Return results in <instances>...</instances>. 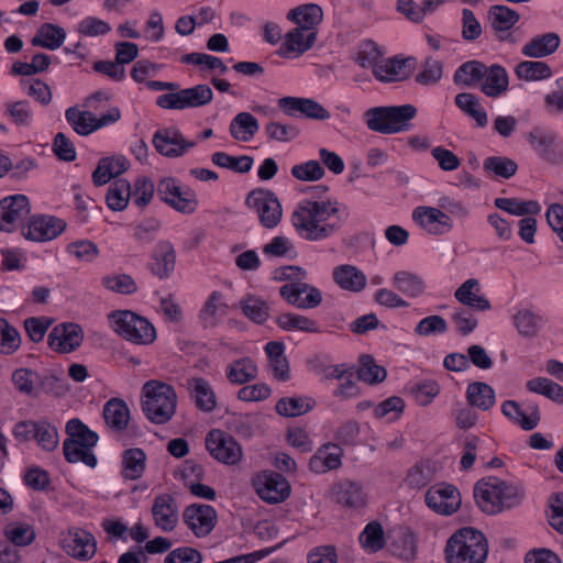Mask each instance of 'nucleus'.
<instances>
[{"label":"nucleus","mask_w":563,"mask_h":563,"mask_svg":"<svg viewBox=\"0 0 563 563\" xmlns=\"http://www.w3.org/2000/svg\"><path fill=\"white\" fill-rule=\"evenodd\" d=\"M240 308L245 317L258 324L264 323L269 317L268 305L255 296L242 298L240 300Z\"/></svg>","instance_id":"58"},{"label":"nucleus","mask_w":563,"mask_h":563,"mask_svg":"<svg viewBox=\"0 0 563 563\" xmlns=\"http://www.w3.org/2000/svg\"><path fill=\"white\" fill-rule=\"evenodd\" d=\"M158 197L181 213H192L198 207L196 192L189 187H181L175 178L168 177L157 186Z\"/></svg>","instance_id":"12"},{"label":"nucleus","mask_w":563,"mask_h":563,"mask_svg":"<svg viewBox=\"0 0 563 563\" xmlns=\"http://www.w3.org/2000/svg\"><path fill=\"white\" fill-rule=\"evenodd\" d=\"M514 325L522 338H536L543 327L544 320L541 316L529 309H521L512 317Z\"/></svg>","instance_id":"42"},{"label":"nucleus","mask_w":563,"mask_h":563,"mask_svg":"<svg viewBox=\"0 0 563 563\" xmlns=\"http://www.w3.org/2000/svg\"><path fill=\"white\" fill-rule=\"evenodd\" d=\"M317 40V32H307L302 27H295L286 33L285 41L277 51L282 57L289 58L295 53L296 56L302 55L311 48Z\"/></svg>","instance_id":"25"},{"label":"nucleus","mask_w":563,"mask_h":563,"mask_svg":"<svg viewBox=\"0 0 563 563\" xmlns=\"http://www.w3.org/2000/svg\"><path fill=\"white\" fill-rule=\"evenodd\" d=\"M265 352L267 354L269 366L273 371L274 377L282 382H287L289 375V363L287 357L284 355L285 345L282 342L271 341L265 345Z\"/></svg>","instance_id":"37"},{"label":"nucleus","mask_w":563,"mask_h":563,"mask_svg":"<svg viewBox=\"0 0 563 563\" xmlns=\"http://www.w3.org/2000/svg\"><path fill=\"white\" fill-rule=\"evenodd\" d=\"M405 60L397 58H389L380 60L378 65H375L374 76L383 82H393L401 80L407 77L404 73Z\"/></svg>","instance_id":"55"},{"label":"nucleus","mask_w":563,"mask_h":563,"mask_svg":"<svg viewBox=\"0 0 563 563\" xmlns=\"http://www.w3.org/2000/svg\"><path fill=\"white\" fill-rule=\"evenodd\" d=\"M417 108L412 104L375 107L365 112L366 125L371 131L394 134L407 131L416 117Z\"/></svg>","instance_id":"5"},{"label":"nucleus","mask_w":563,"mask_h":563,"mask_svg":"<svg viewBox=\"0 0 563 563\" xmlns=\"http://www.w3.org/2000/svg\"><path fill=\"white\" fill-rule=\"evenodd\" d=\"M245 205L256 211L264 228H275L282 220L283 209L277 196L269 189L256 188L249 192Z\"/></svg>","instance_id":"10"},{"label":"nucleus","mask_w":563,"mask_h":563,"mask_svg":"<svg viewBox=\"0 0 563 563\" xmlns=\"http://www.w3.org/2000/svg\"><path fill=\"white\" fill-rule=\"evenodd\" d=\"M479 282L470 278L455 290L454 296L463 306L476 311H487L492 308L490 302L485 296L479 295Z\"/></svg>","instance_id":"29"},{"label":"nucleus","mask_w":563,"mask_h":563,"mask_svg":"<svg viewBox=\"0 0 563 563\" xmlns=\"http://www.w3.org/2000/svg\"><path fill=\"white\" fill-rule=\"evenodd\" d=\"M205 443L209 454L219 463L233 466L243 459L241 444L233 435L220 429L210 430L206 435Z\"/></svg>","instance_id":"9"},{"label":"nucleus","mask_w":563,"mask_h":563,"mask_svg":"<svg viewBox=\"0 0 563 563\" xmlns=\"http://www.w3.org/2000/svg\"><path fill=\"white\" fill-rule=\"evenodd\" d=\"M84 331L78 323L64 322L55 325L47 336L48 346L58 353H71L82 343Z\"/></svg>","instance_id":"17"},{"label":"nucleus","mask_w":563,"mask_h":563,"mask_svg":"<svg viewBox=\"0 0 563 563\" xmlns=\"http://www.w3.org/2000/svg\"><path fill=\"white\" fill-rule=\"evenodd\" d=\"M66 229V223L54 216H34L30 219L29 224L23 228L24 238L45 242L56 239Z\"/></svg>","instance_id":"19"},{"label":"nucleus","mask_w":563,"mask_h":563,"mask_svg":"<svg viewBox=\"0 0 563 563\" xmlns=\"http://www.w3.org/2000/svg\"><path fill=\"white\" fill-rule=\"evenodd\" d=\"M104 99L102 91H96L86 98L82 108L78 106L69 107L65 111V119L71 129L79 135H89L95 131L106 125V114L102 113L99 117L92 113V110H97V103Z\"/></svg>","instance_id":"7"},{"label":"nucleus","mask_w":563,"mask_h":563,"mask_svg":"<svg viewBox=\"0 0 563 563\" xmlns=\"http://www.w3.org/2000/svg\"><path fill=\"white\" fill-rule=\"evenodd\" d=\"M196 406L205 412H211L217 406L216 394L210 384L202 377H194L187 382Z\"/></svg>","instance_id":"35"},{"label":"nucleus","mask_w":563,"mask_h":563,"mask_svg":"<svg viewBox=\"0 0 563 563\" xmlns=\"http://www.w3.org/2000/svg\"><path fill=\"white\" fill-rule=\"evenodd\" d=\"M65 36L66 34L62 27L51 23H45L37 30L31 43L33 46L54 51L62 46Z\"/></svg>","instance_id":"47"},{"label":"nucleus","mask_w":563,"mask_h":563,"mask_svg":"<svg viewBox=\"0 0 563 563\" xmlns=\"http://www.w3.org/2000/svg\"><path fill=\"white\" fill-rule=\"evenodd\" d=\"M360 543L367 552H377L385 545L384 530L379 522L372 521L366 525L358 537Z\"/></svg>","instance_id":"59"},{"label":"nucleus","mask_w":563,"mask_h":563,"mask_svg":"<svg viewBox=\"0 0 563 563\" xmlns=\"http://www.w3.org/2000/svg\"><path fill=\"white\" fill-rule=\"evenodd\" d=\"M153 144L158 153L167 157L181 156L188 148L195 146V142H188L176 129L157 131L153 136Z\"/></svg>","instance_id":"22"},{"label":"nucleus","mask_w":563,"mask_h":563,"mask_svg":"<svg viewBox=\"0 0 563 563\" xmlns=\"http://www.w3.org/2000/svg\"><path fill=\"white\" fill-rule=\"evenodd\" d=\"M515 74L519 79L534 81L550 78L552 70L544 62L525 60L516 66Z\"/></svg>","instance_id":"54"},{"label":"nucleus","mask_w":563,"mask_h":563,"mask_svg":"<svg viewBox=\"0 0 563 563\" xmlns=\"http://www.w3.org/2000/svg\"><path fill=\"white\" fill-rule=\"evenodd\" d=\"M456 107L476 121L477 126L484 128L488 123V118L485 109L479 102L476 95L470 92H461L455 96Z\"/></svg>","instance_id":"41"},{"label":"nucleus","mask_w":563,"mask_h":563,"mask_svg":"<svg viewBox=\"0 0 563 563\" xmlns=\"http://www.w3.org/2000/svg\"><path fill=\"white\" fill-rule=\"evenodd\" d=\"M525 492L521 487L489 476L478 481L474 487L476 504L487 515H496L521 504Z\"/></svg>","instance_id":"2"},{"label":"nucleus","mask_w":563,"mask_h":563,"mask_svg":"<svg viewBox=\"0 0 563 563\" xmlns=\"http://www.w3.org/2000/svg\"><path fill=\"white\" fill-rule=\"evenodd\" d=\"M184 522L198 538L208 536L217 523V511L210 505L192 504L183 514Z\"/></svg>","instance_id":"20"},{"label":"nucleus","mask_w":563,"mask_h":563,"mask_svg":"<svg viewBox=\"0 0 563 563\" xmlns=\"http://www.w3.org/2000/svg\"><path fill=\"white\" fill-rule=\"evenodd\" d=\"M176 252L169 241H159L152 254L150 268L158 278H167L174 271Z\"/></svg>","instance_id":"27"},{"label":"nucleus","mask_w":563,"mask_h":563,"mask_svg":"<svg viewBox=\"0 0 563 563\" xmlns=\"http://www.w3.org/2000/svg\"><path fill=\"white\" fill-rule=\"evenodd\" d=\"M31 208L26 196L13 195L0 200V230L12 232L30 214Z\"/></svg>","instance_id":"18"},{"label":"nucleus","mask_w":563,"mask_h":563,"mask_svg":"<svg viewBox=\"0 0 563 563\" xmlns=\"http://www.w3.org/2000/svg\"><path fill=\"white\" fill-rule=\"evenodd\" d=\"M528 391L544 396L555 404L563 405V386L547 377H534L526 383Z\"/></svg>","instance_id":"45"},{"label":"nucleus","mask_w":563,"mask_h":563,"mask_svg":"<svg viewBox=\"0 0 563 563\" xmlns=\"http://www.w3.org/2000/svg\"><path fill=\"white\" fill-rule=\"evenodd\" d=\"M393 286L410 298L419 297L424 291L423 280L416 274L400 271L393 277Z\"/></svg>","instance_id":"49"},{"label":"nucleus","mask_w":563,"mask_h":563,"mask_svg":"<svg viewBox=\"0 0 563 563\" xmlns=\"http://www.w3.org/2000/svg\"><path fill=\"white\" fill-rule=\"evenodd\" d=\"M146 454L142 449H128L122 454V475L126 479L135 481L142 477L145 471Z\"/></svg>","instance_id":"43"},{"label":"nucleus","mask_w":563,"mask_h":563,"mask_svg":"<svg viewBox=\"0 0 563 563\" xmlns=\"http://www.w3.org/2000/svg\"><path fill=\"white\" fill-rule=\"evenodd\" d=\"M213 99V91L206 84H199L176 92L164 93L157 97L156 104L163 109L184 110L200 108L209 104Z\"/></svg>","instance_id":"8"},{"label":"nucleus","mask_w":563,"mask_h":563,"mask_svg":"<svg viewBox=\"0 0 563 563\" xmlns=\"http://www.w3.org/2000/svg\"><path fill=\"white\" fill-rule=\"evenodd\" d=\"M277 325L285 331H301L306 333H320L318 322L308 317L296 313H282L276 319Z\"/></svg>","instance_id":"46"},{"label":"nucleus","mask_w":563,"mask_h":563,"mask_svg":"<svg viewBox=\"0 0 563 563\" xmlns=\"http://www.w3.org/2000/svg\"><path fill=\"white\" fill-rule=\"evenodd\" d=\"M486 65L478 60H470L462 64L454 74V82L472 87L482 81L485 76Z\"/></svg>","instance_id":"50"},{"label":"nucleus","mask_w":563,"mask_h":563,"mask_svg":"<svg viewBox=\"0 0 563 563\" xmlns=\"http://www.w3.org/2000/svg\"><path fill=\"white\" fill-rule=\"evenodd\" d=\"M483 168L495 176L509 179L518 169L517 163L506 156H489L484 161Z\"/></svg>","instance_id":"61"},{"label":"nucleus","mask_w":563,"mask_h":563,"mask_svg":"<svg viewBox=\"0 0 563 563\" xmlns=\"http://www.w3.org/2000/svg\"><path fill=\"white\" fill-rule=\"evenodd\" d=\"M287 18L307 32H317L316 26L323 20V11L316 3H306L291 9Z\"/></svg>","instance_id":"32"},{"label":"nucleus","mask_w":563,"mask_h":563,"mask_svg":"<svg viewBox=\"0 0 563 563\" xmlns=\"http://www.w3.org/2000/svg\"><path fill=\"white\" fill-rule=\"evenodd\" d=\"M333 494L338 504L347 508H360L366 504V494L361 484L342 479L333 486Z\"/></svg>","instance_id":"30"},{"label":"nucleus","mask_w":563,"mask_h":563,"mask_svg":"<svg viewBox=\"0 0 563 563\" xmlns=\"http://www.w3.org/2000/svg\"><path fill=\"white\" fill-rule=\"evenodd\" d=\"M5 113L18 126H30L33 120V112L26 100L5 103Z\"/></svg>","instance_id":"62"},{"label":"nucleus","mask_w":563,"mask_h":563,"mask_svg":"<svg viewBox=\"0 0 563 563\" xmlns=\"http://www.w3.org/2000/svg\"><path fill=\"white\" fill-rule=\"evenodd\" d=\"M256 376L257 366L250 357L234 360L227 366V378L231 384L242 385L255 379Z\"/></svg>","instance_id":"40"},{"label":"nucleus","mask_w":563,"mask_h":563,"mask_svg":"<svg viewBox=\"0 0 563 563\" xmlns=\"http://www.w3.org/2000/svg\"><path fill=\"white\" fill-rule=\"evenodd\" d=\"M314 405L308 397H283L276 402L275 409L283 417L294 418L307 413Z\"/></svg>","instance_id":"48"},{"label":"nucleus","mask_w":563,"mask_h":563,"mask_svg":"<svg viewBox=\"0 0 563 563\" xmlns=\"http://www.w3.org/2000/svg\"><path fill=\"white\" fill-rule=\"evenodd\" d=\"M260 124L257 119L250 112L238 113L230 123L231 136L240 142H249L257 133Z\"/></svg>","instance_id":"38"},{"label":"nucleus","mask_w":563,"mask_h":563,"mask_svg":"<svg viewBox=\"0 0 563 563\" xmlns=\"http://www.w3.org/2000/svg\"><path fill=\"white\" fill-rule=\"evenodd\" d=\"M466 400L471 407L486 411L495 405V391L486 383L474 382L466 388Z\"/></svg>","instance_id":"39"},{"label":"nucleus","mask_w":563,"mask_h":563,"mask_svg":"<svg viewBox=\"0 0 563 563\" xmlns=\"http://www.w3.org/2000/svg\"><path fill=\"white\" fill-rule=\"evenodd\" d=\"M509 76L505 67L498 64L486 66L483 76L481 91L489 98H498L507 91Z\"/></svg>","instance_id":"28"},{"label":"nucleus","mask_w":563,"mask_h":563,"mask_svg":"<svg viewBox=\"0 0 563 563\" xmlns=\"http://www.w3.org/2000/svg\"><path fill=\"white\" fill-rule=\"evenodd\" d=\"M12 382L20 393L35 397L42 390L48 391V387L54 384L55 378L48 375L41 376L29 368H19L13 372Z\"/></svg>","instance_id":"24"},{"label":"nucleus","mask_w":563,"mask_h":563,"mask_svg":"<svg viewBox=\"0 0 563 563\" xmlns=\"http://www.w3.org/2000/svg\"><path fill=\"white\" fill-rule=\"evenodd\" d=\"M495 206L512 216L538 214L541 211L540 205L534 200L521 201L516 198H496Z\"/></svg>","instance_id":"52"},{"label":"nucleus","mask_w":563,"mask_h":563,"mask_svg":"<svg viewBox=\"0 0 563 563\" xmlns=\"http://www.w3.org/2000/svg\"><path fill=\"white\" fill-rule=\"evenodd\" d=\"M488 554L485 536L471 527L453 533L445 545L448 563H484Z\"/></svg>","instance_id":"3"},{"label":"nucleus","mask_w":563,"mask_h":563,"mask_svg":"<svg viewBox=\"0 0 563 563\" xmlns=\"http://www.w3.org/2000/svg\"><path fill=\"white\" fill-rule=\"evenodd\" d=\"M34 440L43 450L53 451L58 445L57 429L46 421H37Z\"/></svg>","instance_id":"63"},{"label":"nucleus","mask_w":563,"mask_h":563,"mask_svg":"<svg viewBox=\"0 0 563 563\" xmlns=\"http://www.w3.org/2000/svg\"><path fill=\"white\" fill-rule=\"evenodd\" d=\"M526 140L541 159L552 165L563 163V145L558 142L554 132L533 128L527 133Z\"/></svg>","instance_id":"13"},{"label":"nucleus","mask_w":563,"mask_h":563,"mask_svg":"<svg viewBox=\"0 0 563 563\" xmlns=\"http://www.w3.org/2000/svg\"><path fill=\"white\" fill-rule=\"evenodd\" d=\"M177 395L175 389L161 380L151 379L142 387V410L153 423L164 424L175 415Z\"/></svg>","instance_id":"4"},{"label":"nucleus","mask_w":563,"mask_h":563,"mask_svg":"<svg viewBox=\"0 0 563 563\" xmlns=\"http://www.w3.org/2000/svg\"><path fill=\"white\" fill-rule=\"evenodd\" d=\"M108 318L112 320L114 332L132 343L147 345L156 339L154 325L130 310L114 311Z\"/></svg>","instance_id":"6"},{"label":"nucleus","mask_w":563,"mask_h":563,"mask_svg":"<svg viewBox=\"0 0 563 563\" xmlns=\"http://www.w3.org/2000/svg\"><path fill=\"white\" fill-rule=\"evenodd\" d=\"M66 433L68 438L65 441H74L86 448H93L99 439L98 434L88 429L79 419H71L67 422Z\"/></svg>","instance_id":"57"},{"label":"nucleus","mask_w":563,"mask_h":563,"mask_svg":"<svg viewBox=\"0 0 563 563\" xmlns=\"http://www.w3.org/2000/svg\"><path fill=\"white\" fill-rule=\"evenodd\" d=\"M333 279L338 286L347 291L360 292L366 287V276L354 265L343 264L333 269Z\"/></svg>","instance_id":"31"},{"label":"nucleus","mask_w":563,"mask_h":563,"mask_svg":"<svg viewBox=\"0 0 563 563\" xmlns=\"http://www.w3.org/2000/svg\"><path fill=\"white\" fill-rule=\"evenodd\" d=\"M60 547L73 559L90 560L97 551V542L92 533L81 528H70L60 536Z\"/></svg>","instance_id":"14"},{"label":"nucleus","mask_w":563,"mask_h":563,"mask_svg":"<svg viewBox=\"0 0 563 563\" xmlns=\"http://www.w3.org/2000/svg\"><path fill=\"white\" fill-rule=\"evenodd\" d=\"M519 18L515 10L503 4L493 5L488 10L490 25L496 32L510 30L518 22Z\"/></svg>","instance_id":"51"},{"label":"nucleus","mask_w":563,"mask_h":563,"mask_svg":"<svg viewBox=\"0 0 563 563\" xmlns=\"http://www.w3.org/2000/svg\"><path fill=\"white\" fill-rule=\"evenodd\" d=\"M560 42L556 33H545L532 37L522 46L521 53L528 57L541 58L553 54L559 48Z\"/></svg>","instance_id":"33"},{"label":"nucleus","mask_w":563,"mask_h":563,"mask_svg":"<svg viewBox=\"0 0 563 563\" xmlns=\"http://www.w3.org/2000/svg\"><path fill=\"white\" fill-rule=\"evenodd\" d=\"M132 196L131 184L129 180L119 178L108 181V208L114 211H121L126 208Z\"/></svg>","instance_id":"44"},{"label":"nucleus","mask_w":563,"mask_h":563,"mask_svg":"<svg viewBox=\"0 0 563 563\" xmlns=\"http://www.w3.org/2000/svg\"><path fill=\"white\" fill-rule=\"evenodd\" d=\"M349 218L345 206L338 200H301L291 213V224L297 234L317 242L336 234Z\"/></svg>","instance_id":"1"},{"label":"nucleus","mask_w":563,"mask_h":563,"mask_svg":"<svg viewBox=\"0 0 563 563\" xmlns=\"http://www.w3.org/2000/svg\"><path fill=\"white\" fill-rule=\"evenodd\" d=\"M214 165L230 169L234 173L244 174L251 170L253 158L249 155L232 156L224 152H216L211 156Z\"/></svg>","instance_id":"53"},{"label":"nucleus","mask_w":563,"mask_h":563,"mask_svg":"<svg viewBox=\"0 0 563 563\" xmlns=\"http://www.w3.org/2000/svg\"><path fill=\"white\" fill-rule=\"evenodd\" d=\"M152 516L155 526L164 532L173 531L178 523V507L169 494L155 496L152 505Z\"/></svg>","instance_id":"21"},{"label":"nucleus","mask_w":563,"mask_h":563,"mask_svg":"<svg viewBox=\"0 0 563 563\" xmlns=\"http://www.w3.org/2000/svg\"><path fill=\"white\" fill-rule=\"evenodd\" d=\"M387 376L386 369L376 364L372 355H362L360 358V368L357 371L358 379L374 385L382 383Z\"/></svg>","instance_id":"60"},{"label":"nucleus","mask_w":563,"mask_h":563,"mask_svg":"<svg viewBox=\"0 0 563 563\" xmlns=\"http://www.w3.org/2000/svg\"><path fill=\"white\" fill-rule=\"evenodd\" d=\"M130 420V408L123 399L117 397L108 399V428L123 445H128L135 435Z\"/></svg>","instance_id":"15"},{"label":"nucleus","mask_w":563,"mask_h":563,"mask_svg":"<svg viewBox=\"0 0 563 563\" xmlns=\"http://www.w3.org/2000/svg\"><path fill=\"white\" fill-rule=\"evenodd\" d=\"M228 312L229 306L224 302L223 295L219 291H212L201 308L199 318L205 328H214Z\"/></svg>","instance_id":"34"},{"label":"nucleus","mask_w":563,"mask_h":563,"mask_svg":"<svg viewBox=\"0 0 563 563\" xmlns=\"http://www.w3.org/2000/svg\"><path fill=\"white\" fill-rule=\"evenodd\" d=\"M343 450L334 444H325L310 457L309 468L316 474H324L342 465Z\"/></svg>","instance_id":"26"},{"label":"nucleus","mask_w":563,"mask_h":563,"mask_svg":"<svg viewBox=\"0 0 563 563\" xmlns=\"http://www.w3.org/2000/svg\"><path fill=\"white\" fill-rule=\"evenodd\" d=\"M279 294L289 305L298 309H313L322 301V295L319 289H310V294L301 298L299 288L292 283L282 286Z\"/></svg>","instance_id":"36"},{"label":"nucleus","mask_w":563,"mask_h":563,"mask_svg":"<svg viewBox=\"0 0 563 563\" xmlns=\"http://www.w3.org/2000/svg\"><path fill=\"white\" fill-rule=\"evenodd\" d=\"M427 506L440 515H452L461 505L457 488L451 484H437L431 486L424 496Z\"/></svg>","instance_id":"16"},{"label":"nucleus","mask_w":563,"mask_h":563,"mask_svg":"<svg viewBox=\"0 0 563 563\" xmlns=\"http://www.w3.org/2000/svg\"><path fill=\"white\" fill-rule=\"evenodd\" d=\"M252 486L261 499L273 505L285 501L290 494V485L286 477L273 471L255 474Z\"/></svg>","instance_id":"11"},{"label":"nucleus","mask_w":563,"mask_h":563,"mask_svg":"<svg viewBox=\"0 0 563 563\" xmlns=\"http://www.w3.org/2000/svg\"><path fill=\"white\" fill-rule=\"evenodd\" d=\"M412 218L422 229L434 235L445 234L453 227L451 218L442 210L433 207L416 208Z\"/></svg>","instance_id":"23"},{"label":"nucleus","mask_w":563,"mask_h":563,"mask_svg":"<svg viewBox=\"0 0 563 563\" xmlns=\"http://www.w3.org/2000/svg\"><path fill=\"white\" fill-rule=\"evenodd\" d=\"M92 449L93 448H86L85 445L74 441H64L63 443L64 456L68 463L81 462L93 468L97 465V457L93 454Z\"/></svg>","instance_id":"56"},{"label":"nucleus","mask_w":563,"mask_h":563,"mask_svg":"<svg viewBox=\"0 0 563 563\" xmlns=\"http://www.w3.org/2000/svg\"><path fill=\"white\" fill-rule=\"evenodd\" d=\"M440 386L434 380H424L411 387L410 394L419 406H428L439 395Z\"/></svg>","instance_id":"64"}]
</instances>
